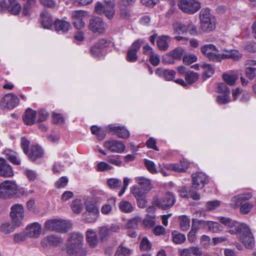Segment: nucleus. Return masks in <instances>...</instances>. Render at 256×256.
Listing matches in <instances>:
<instances>
[{
    "instance_id": "27",
    "label": "nucleus",
    "mask_w": 256,
    "mask_h": 256,
    "mask_svg": "<svg viewBox=\"0 0 256 256\" xmlns=\"http://www.w3.org/2000/svg\"><path fill=\"white\" fill-rule=\"evenodd\" d=\"M218 220L222 224L230 228H234V229H232L230 230L232 234L236 233V226L241 224V223H238L230 218L226 217L220 216L218 218Z\"/></svg>"
},
{
    "instance_id": "21",
    "label": "nucleus",
    "mask_w": 256,
    "mask_h": 256,
    "mask_svg": "<svg viewBox=\"0 0 256 256\" xmlns=\"http://www.w3.org/2000/svg\"><path fill=\"white\" fill-rule=\"evenodd\" d=\"M22 119L24 124L32 125L38 122L37 113L35 110L28 108L24 114Z\"/></svg>"
},
{
    "instance_id": "8",
    "label": "nucleus",
    "mask_w": 256,
    "mask_h": 256,
    "mask_svg": "<svg viewBox=\"0 0 256 256\" xmlns=\"http://www.w3.org/2000/svg\"><path fill=\"white\" fill-rule=\"evenodd\" d=\"M10 216L12 222L16 226H20L24 217V210L20 204H15L10 208Z\"/></svg>"
},
{
    "instance_id": "22",
    "label": "nucleus",
    "mask_w": 256,
    "mask_h": 256,
    "mask_svg": "<svg viewBox=\"0 0 256 256\" xmlns=\"http://www.w3.org/2000/svg\"><path fill=\"white\" fill-rule=\"evenodd\" d=\"M200 28L206 32H210L214 30L216 28V20L215 18L206 20H200Z\"/></svg>"
},
{
    "instance_id": "45",
    "label": "nucleus",
    "mask_w": 256,
    "mask_h": 256,
    "mask_svg": "<svg viewBox=\"0 0 256 256\" xmlns=\"http://www.w3.org/2000/svg\"><path fill=\"white\" fill-rule=\"evenodd\" d=\"M200 50L202 54L206 57L212 52L218 51V48L212 44H207L202 46Z\"/></svg>"
},
{
    "instance_id": "56",
    "label": "nucleus",
    "mask_w": 256,
    "mask_h": 256,
    "mask_svg": "<svg viewBox=\"0 0 256 256\" xmlns=\"http://www.w3.org/2000/svg\"><path fill=\"white\" fill-rule=\"evenodd\" d=\"M121 180L118 178H111L107 180V184L110 188H117L121 184Z\"/></svg>"
},
{
    "instance_id": "13",
    "label": "nucleus",
    "mask_w": 256,
    "mask_h": 256,
    "mask_svg": "<svg viewBox=\"0 0 256 256\" xmlns=\"http://www.w3.org/2000/svg\"><path fill=\"white\" fill-rule=\"evenodd\" d=\"M87 16V12L83 10H75L71 13V18L74 26L77 29H82L84 28L85 23L84 18Z\"/></svg>"
},
{
    "instance_id": "64",
    "label": "nucleus",
    "mask_w": 256,
    "mask_h": 256,
    "mask_svg": "<svg viewBox=\"0 0 256 256\" xmlns=\"http://www.w3.org/2000/svg\"><path fill=\"white\" fill-rule=\"evenodd\" d=\"M154 216H147L143 221L144 224L146 228H151L154 226L155 224V221L154 220Z\"/></svg>"
},
{
    "instance_id": "17",
    "label": "nucleus",
    "mask_w": 256,
    "mask_h": 256,
    "mask_svg": "<svg viewBox=\"0 0 256 256\" xmlns=\"http://www.w3.org/2000/svg\"><path fill=\"white\" fill-rule=\"evenodd\" d=\"M110 42L105 40H100L92 48L91 53L94 57L100 58L102 56L104 48L108 46Z\"/></svg>"
},
{
    "instance_id": "50",
    "label": "nucleus",
    "mask_w": 256,
    "mask_h": 256,
    "mask_svg": "<svg viewBox=\"0 0 256 256\" xmlns=\"http://www.w3.org/2000/svg\"><path fill=\"white\" fill-rule=\"evenodd\" d=\"M72 210L76 214L80 213L83 209V205L80 200L76 199L71 204Z\"/></svg>"
},
{
    "instance_id": "9",
    "label": "nucleus",
    "mask_w": 256,
    "mask_h": 256,
    "mask_svg": "<svg viewBox=\"0 0 256 256\" xmlns=\"http://www.w3.org/2000/svg\"><path fill=\"white\" fill-rule=\"evenodd\" d=\"M175 202V198L172 194L170 192H166L160 198L155 200V204L158 207L166 210L172 207Z\"/></svg>"
},
{
    "instance_id": "31",
    "label": "nucleus",
    "mask_w": 256,
    "mask_h": 256,
    "mask_svg": "<svg viewBox=\"0 0 256 256\" xmlns=\"http://www.w3.org/2000/svg\"><path fill=\"white\" fill-rule=\"evenodd\" d=\"M135 181L145 191L148 192L152 188L150 180L144 176H137L135 178Z\"/></svg>"
},
{
    "instance_id": "5",
    "label": "nucleus",
    "mask_w": 256,
    "mask_h": 256,
    "mask_svg": "<svg viewBox=\"0 0 256 256\" xmlns=\"http://www.w3.org/2000/svg\"><path fill=\"white\" fill-rule=\"evenodd\" d=\"M105 6H104L101 2H97L95 5L94 11L98 14H104L106 16L111 20L114 14V0H104Z\"/></svg>"
},
{
    "instance_id": "58",
    "label": "nucleus",
    "mask_w": 256,
    "mask_h": 256,
    "mask_svg": "<svg viewBox=\"0 0 256 256\" xmlns=\"http://www.w3.org/2000/svg\"><path fill=\"white\" fill-rule=\"evenodd\" d=\"M230 100V94H222L218 95L216 98V102L220 104H224L228 103Z\"/></svg>"
},
{
    "instance_id": "39",
    "label": "nucleus",
    "mask_w": 256,
    "mask_h": 256,
    "mask_svg": "<svg viewBox=\"0 0 256 256\" xmlns=\"http://www.w3.org/2000/svg\"><path fill=\"white\" fill-rule=\"evenodd\" d=\"M86 212L100 214V211L96 204L91 201H87L85 202Z\"/></svg>"
},
{
    "instance_id": "61",
    "label": "nucleus",
    "mask_w": 256,
    "mask_h": 256,
    "mask_svg": "<svg viewBox=\"0 0 256 256\" xmlns=\"http://www.w3.org/2000/svg\"><path fill=\"white\" fill-rule=\"evenodd\" d=\"M27 237L28 236L25 231L24 232L16 233L14 234V241L16 243H19L25 240Z\"/></svg>"
},
{
    "instance_id": "48",
    "label": "nucleus",
    "mask_w": 256,
    "mask_h": 256,
    "mask_svg": "<svg viewBox=\"0 0 256 256\" xmlns=\"http://www.w3.org/2000/svg\"><path fill=\"white\" fill-rule=\"evenodd\" d=\"M214 18L215 17L211 14L210 10L208 8H202L200 12V20H206Z\"/></svg>"
},
{
    "instance_id": "2",
    "label": "nucleus",
    "mask_w": 256,
    "mask_h": 256,
    "mask_svg": "<svg viewBox=\"0 0 256 256\" xmlns=\"http://www.w3.org/2000/svg\"><path fill=\"white\" fill-rule=\"evenodd\" d=\"M240 234V240L248 249H252L255 246L254 236L249 226L244 223L236 226V232Z\"/></svg>"
},
{
    "instance_id": "38",
    "label": "nucleus",
    "mask_w": 256,
    "mask_h": 256,
    "mask_svg": "<svg viewBox=\"0 0 256 256\" xmlns=\"http://www.w3.org/2000/svg\"><path fill=\"white\" fill-rule=\"evenodd\" d=\"M206 228L212 232H219L222 230L218 223L210 220H206Z\"/></svg>"
},
{
    "instance_id": "53",
    "label": "nucleus",
    "mask_w": 256,
    "mask_h": 256,
    "mask_svg": "<svg viewBox=\"0 0 256 256\" xmlns=\"http://www.w3.org/2000/svg\"><path fill=\"white\" fill-rule=\"evenodd\" d=\"M16 226L12 224L10 222L4 223L0 226V230L2 232L6 234L10 233L14 231L15 227Z\"/></svg>"
},
{
    "instance_id": "57",
    "label": "nucleus",
    "mask_w": 256,
    "mask_h": 256,
    "mask_svg": "<svg viewBox=\"0 0 256 256\" xmlns=\"http://www.w3.org/2000/svg\"><path fill=\"white\" fill-rule=\"evenodd\" d=\"M152 244L146 237H144L141 241L140 249L143 251H147L151 248Z\"/></svg>"
},
{
    "instance_id": "19",
    "label": "nucleus",
    "mask_w": 256,
    "mask_h": 256,
    "mask_svg": "<svg viewBox=\"0 0 256 256\" xmlns=\"http://www.w3.org/2000/svg\"><path fill=\"white\" fill-rule=\"evenodd\" d=\"M106 130L108 132L116 135L120 138H127L130 136L129 132L124 127L109 125Z\"/></svg>"
},
{
    "instance_id": "47",
    "label": "nucleus",
    "mask_w": 256,
    "mask_h": 256,
    "mask_svg": "<svg viewBox=\"0 0 256 256\" xmlns=\"http://www.w3.org/2000/svg\"><path fill=\"white\" fill-rule=\"evenodd\" d=\"M98 216L99 214L88 213V212H85L82 214L83 220L84 222L88 223L95 222L97 220Z\"/></svg>"
},
{
    "instance_id": "52",
    "label": "nucleus",
    "mask_w": 256,
    "mask_h": 256,
    "mask_svg": "<svg viewBox=\"0 0 256 256\" xmlns=\"http://www.w3.org/2000/svg\"><path fill=\"white\" fill-rule=\"evenodd\" d=\"M199 76L194 72H187L186 74L185 79L188 84H192L196 82Z\"/></svg>"
},
{
    "instance_id": "12",
    "label": "nucleus",
    "mask_w": 256,
    "mask_h": 256,
    "mask_svg": "<svg viewBox=\"0 0 256 256\" xmlns=\"http://www.w3.org/2000/svg\"><path fill=\"white\" fill-rule=\"evenodd\" d=\"M88 27L92 32L99 34L104 33L108 28L106 24L98 17L90 20Z\"/></svg>"
},
{
    "instance_id": "34",
    "label": "nucleus",
    "mask_w": 256,
    "mask_h": 256,
    "mask_svg": "<svg viewBox=\"0 0 256 256\" xmlns=\"http://www.w3.org/2000/svg\"><path fill=\"white\" fill-rule=\"evenodd\" d=\"M4 154L6 158L13 164L16 165L20 164V160L15 152L8 150H5Z\"/></svg>"
},
{
    "instance_id": "23",
    "label": "nucleus",
    "mask_w": 256,
    "mask_h": 256,
    "mask_svg": "<svg viewBox=\"0 0 256 256\" xmlns=\"http://www.w3.org/2000/svg\"><path fill=\"white\" fill-rule=\"evenodd\" d=\"M61 238L54 234H51L44 237L41 242L42 246H56L61 242Z\"/></svg>"
},
{
    "instance_id": "1",
    "label": "nucleus",
    "mask_w": 256,
    "mask_h": 256,
    "mask_svg": "<svg viewBox=\"0 0 256 256\" xmlns=\"http://www.w3.org/2000/svg\"><path fill=\"white\" fill-rule=\"evenodd\" d=\"M18 192L22 194H25L23 188H18L16 182L5 180L0 184V198L4 199L10 198Z\"/></svg>"
},
{
    "instance_id": "20",
    "label": "nucleus",
    "mask_w": 256,
    "mask_h": 256,
    "mask_svg": "<svg viewBox=\"0 0 256 256\" xmlns=\"http://www.w3.org/2000/svg\"><path fill=\"white\" fill-rule=\"evenodd\" d=\"M252 196V194L250 192L240 194L232 198L230 204L232 207L236 208L240 206L244 202L250 199Z\"/></svg>"
},
{
    "instance_id": "33",
    "label": "nucleus",
    "mask_w": 256,
    "mask_h": 256,
    "mask_svg": "<svg viewBox=\"0 0 256 256\" xmlns=\"http://www.w3.org/2000/svg\"><path fill=\"white\" fill-rule=\"evenodd\" d=\"M42 24L44 28L50 29L52 28L53 21L50 16L47 12H42L41 15Z\"/></svg>"
},
{
    "instance_id": "30",
    "label": "nucleus",
    "mask_w": 256,
    "mask_h": 256,
    "mask_svg": "<svg viewBox=\"0 0 256 256\" xmlns=\"http://www.w3.org/2000/svg\"><path fill=\"white\" fill-rule=\"evenodd\" d=\"M188 162L187 161L183 160L176 164H172L168 165L166 168L174 171L182 172L187 169L188 166Z\"/></svg>"
},
{
    "instance_id": "44",
    "label": "nucleus",
    "mask_w": 256,
    "mask_h": 256,
    "mask_svg": "<svg viewBox=\"0 0 256 256\" xmlns=\"http://www.w3.org/2000/svg\"><path fill=\"white\" fill-rule=\"evenodd\" d=\"M172 240L174 244H181L185 242L186 238L184 234L174 231L172 232Z\"/></svg>"
},
{
    "instance_id": "59",
    "label": "nucleus",
    "mask_w": 256,
    "mask_h": 256,
    "mask_svg": "<svg viewBox=\"0 0 256 256\" xmlns=\"http://www.w3.org/2000/svg\"><path fill=\"white\" fill-rule=\"evenodd\" d=\"M221 202L218 200L208 201L206 202V206L208 210H212L220 206Z\"/></svg>"
},
{
    "instance_id": "28",
    "label": "nucleus",
    "mask_w": 256,
    "mask_h": 256,
    "mask_svg": "<svg viewBox=\"0 0 256 256\" xmlns=\"http://www.w3.org/2000/svg\"><path fill=\"white\" fill-rule=\"evenodd\" d=\"M56 30L60 33L67 32L70 28V24L65 20H56L54 23Z\"/></svg>"
},
{
    "instance_id": "35",
    "label": "nucleus",
    "mask_w": 256,
    "mask_h": 256,
    "mask_svg": "<svg viewBox=\"0 0 256 256\" xmlns=\"http://www.w3.org/2000/svg\"><path fill=\"white\" fill-rule=\"evenodd\" d=\"M120 210L123 212L130 213L134 210V206L128 201L122 200L118 205Z\"/></svg>"
},
{
    "instance_id": "51",
    "label": "nucleus",
    "mask_w": 256,
    "mask_h": 256,
    "mask_svg": "<svg viewBox=\"0 0 256 256\" xmlns=\"http://www.w3.org/2000/svg\"><path fill=\"white\" fill-rule=\"evenodd\" d=\"M144 164L148 170L151 174H155L158 172L156 168V166L152 161L147 159H144Z\"/></svg>"
},
{
    "instance_id": "14",
    "label": "nucleus",
    "mask_w": 256,
    "mask_h": 256,
    "mask_svg": "<svg viewBox=\"0 0 256 256\" xmlns=\"http://www.w3.org/2000/svg\"><path fill=\"white\" fill-rule=\"evenodd\" d=\"M208 176L203 172H198L192 175V186L196 189H202L208 182Z\"/></svg>"
},
{
    "instance_id": "15",
    "label": "nucleus",
    "mask_w": 256,
    "mask_h": 256,
    "mask_svg": "<svg viewBox=\"0 0 256 256\" xmlns=\"http://www.w3.org/2000/svg\"><path fill=\"white\" fill-rule=\"evenodd\" d=\"M144 42L142 40H138L133 42L127 53L126 60L128 62H135L138 59L137 52L140 50Z\"/></svg>"
},
{
    "instance_id": "3",
    "label": "nucleus",
    "mask_w": 256,
    "mask_h": 256,
    "mask_svg": "<svg viewBox=\"0 0 256 256\" xmlns=\"http://www.w3.org/2000/svg\"><path fill=\"white\" fill-rule=\"evenodd\" d=\"M84 236L80 232H73L69 236L66 242L67 252L69 254H74L81 249Z\"/></svg>"
},
{
    "instance_id": "4",
    "label": "nucleus",
    "mask_w": 256,
    "mask_h": 256,
    "mask_svg": "<svg viewBox=\"0 0 256 256\" xmlns=\"http://www.w3.org/2000/svg\"><path fill=\"white\" fill-rule=\"evenodd\" d=\"M71 227L72 224L69 220L62 219L49 220L44 224L46 230L59 232H66Z\"/></svg>"
},
{
    "instance_id": "60",
    "label": "nucleus",
    "mask_w": 256,
    "mask_h": 256,
    "mask_svg": "<svg viewBox=\"0 0 256 256\" xmlns=\"http://www.w3.org/2000/svg\"><path fill=\"white\" fill-rule=\"evenodd\" d=\"M113 167L106 162H101L98 164L96 169L98 172H104L112 170Z\"/></svg>"
},
{
    "instance_id": "46",
    "label": "nucleus",
    "mask_w": 256,
    "mask_h": 256,
    "mask_svg": "<svg viewBox=\"0 0 256 256\" xmlns=\"http://www.w3.org/2000/svg\"><path fill=\"white\" fill-rule=\"evenodd\" d=\"M186 26L180 22H176L173 24L174 34H179L186 32Z\"/></svg>"
},
{
    "instance_id": "6",
    "label": "nucleus",
    "mask_w": 256,
    "mask_h": 256,
    "mask_svg": "<svg viewBox=\"0 0 256 256\" xmlns=\"http://www.w3.org/2000/svg\"><path fill=\"white\" fill-rule=\"evenodd\" d=\"M178 6L182 12L190 14L196 13L201 8L200 2L197 0H179Z\"/></svg>"
},
{
    "instance_id": "42",
    "label": "nucleus",
    "mask_w": 256,
    "mask_h": 256,
    "mask_svg": "<svg viewBox=\"0 0 256 256\" xmlns=\"http://www.w3.org/2000/svg\"><path fill=\"white\" fill-rule=\"evenodd\" d=\"M131 192L137 200L145 198L146 194L148 192L145 191L144 189L142 190V188H140L136 186H134L131 188Z\"/></svg>"
},
{
    "instance_id": "49",
    "label": "nucleus",
    "mask_w": 256,
    "mask_h": 256,
    "mask_svg": "<svg viewBox=\"0 0 256 256\" xmlns=\"http://www.w3.org/2000/svg\"><path fill=\"white\" fill-rule=\"evenodd\" d=\"M206 58L210 61L214 62H220L223 60V52L218 53V51H214L210 52Z\"/></svg>"
},
{
    "instance_id": "29",
    "label": "nucleus",
    "mask_w": 256,
    "mask_h": 256,
    "mask_svg": "<svg viewBox=\"0 0 256 256\" xmlns=\"http://www.w3.org/2000/svg\"><path fill=\"white\" fill-rule=\"evenodd\" d=\"M242 58V54L238 50H223V60L232 58L234 60H239Z\"/></svg>"
},
{
    "instance_id": "40",
    "label": "nucleus",
    "mask_w": 256,
    "mask_h": 256,
    "mask_svg": "<svg viewBox=\"0 0 256 256\" xmlns=\"http://www.w3.org/2000/svg\"><path fill=\"white\" fill-rule=\"evenodd\" d=\"M179 220L180 229L183 231L188 230L190 227V218L184 215L180 216Z\"/></svg>"
},
{
    "instance_id": "62",
    "label": "nucleus",
    "mask_w": 256,
    "mask_h": 256,
    "mask_svg": "<svg viewBox=\"0 0 256 256\" xmlns=\"http://www.w3.org/2000/svg\"><path fill=\"white\" fill-rule=\"evenodd\" d=\"M68 180L66 177L62 176L55 182V186L58 188H64L68 184Z\"/></svg>"
},
{
    "instance_id": "37",
    "label": "nucleus",
    "mask_w": 256,
    "mask_h": 256,
    "mask_svg": "<svg viewBox=\"0 0 256 256\" xmlns=\"http://www.w3.org/2000/svg\"><path fill=\"white\" fill-rule=\"evenodd\" d=\"M132 252V250L124 246L123 244H121L118 247L114 256H130Z\"/></svg>"
},
{
    "instance_id": "25",
    "label": "nucleus",
    "mask_w": 256,
    "mask_h": 256,
    "mask_svg": "<svg viewBox=\"0 0 256 256\" xmlns=\"http://www.w3.org/2000/svg\"><path fill=\"white\" fill-rule=\"evenodd\" d=\"M86 240L91 248L96 247L98 244V240L96 232L92 229H88L86 233Z\"/></svg>"
},
{
    "instance_id": "26",
    "label": "nucleus",
    "mask_w": 256,
    "mask_h": 256,
    "mask_svg": "<svg viewBox=\"0 0 256 256\" xmlns=\"http://www.w3.org/2000/svg\"><path fill=\"white\" fill-rule=\"evenodd\" d=\"M171 37L169 36L163 35L158 36L156 40L157 46L160 50L166 51L169 46V42Z\"/></svg>"
},
{
    "instance_id": "36",
    "label": "nucleus",
    "mask_w": 256,
    "mask_h": 256,
    "mask_svg": "<svg viewBox=\"0 0 256 256\" xmlns=\"http://www.w3.org/2000/svg\"><path fill=\"white\" fill-rule=\"evenodd\" d=\"M0 176L4 177H10L14 176V172L10 165L7 164L5 160L2 167L0 170Z\"/></svg>"
},
{
    "instance_id": "41",
    "label": "nucleus",
    "mask_w": 256,
    "mask_h": 256,
    "mask_svg": "<svg viewBox=\"0 0 256 256\" xmlns=\"http://www.w3.org/2000/svg\"><path fill=\"white\" fill-rule=\"evenodd\" d=\"M238 77L236 74L231 72H226L222 74L224 80L228 85L233 86L234 84Z\"/></svg>"
},
{
    "instance_id": "18",
    "label": "nucleus",
    "mask_w": 256,
    "mask_h": 256,
    "mask_svg": "<svg viewBox=\"0 0 256 256\" xmlns=\"http://www.w3.org/2000/svg\"><path fill=\"white\" fill-rule=\"evenodd\" d=\"M104 146L111 152L122 153L125 150V146L120 141L110 140L105 142Z\"/></svg>"
},
{
    "instance_id": "43",
    "label": "nucleus",
    "mask_w": 256,
    "mask_h": 256,
    "mask_svg": "<svg viewBox=\"0 0 256 256\" xmlns=\"http://www.w3.org/2000/svg\"><path fill=\"white\" fill-rule=\"evenodd\" d=\"M206 220L192 218L191 229L196 232L200 228L206 229Z\"/></svg>"
},
{
    "instance_id": "11",
    "label": "nucleus",
    "mask_w": 256,
    "mask_h": 256,
    "mask_svg": "<svg viewBox=\"0 0 256 256\" xmlns=\"http://www.w3.org/2000/svg\"><path fill=\"white\" fill-rule=\"evenodd\" d=\"M0 7L2 10H8L15 15L18 14L21 10V6L16 0H0Z\"/></svg>"
},
{
    "instance_id": "55",
    "label": "nucleus",
    "mask_w": 256,
    "mask_h": 256,
    "mask_svg": "<svg viewBox=\"0 0 256 256\" xmlns=\"http://www.w3.org/2000/svg\"><path fill=\"white\" fill-rule=\"evenodd\" d=\"M184 50L182 48H177L170 52L169 56L174 59H180L184 54Z\"/></svg>"
},
{
    "instance_id": "16",
    "label": "nucleus",
    "mask_w": 256,
    "mask_h": 256,
    "mask_svg": "<svg viewBox=\"0 0 256 256\" xmlns=\"http://www.w3.org/2000/svg\"><path fill=\"white\" fill-rule=\"evenodd\" d=\"M42 226L38 222L28 224L25 228L28 237L32 238H38L42 233Z\"/></svg>"
},
{
    "instance_id": "10",
    "label": "nucleus",
    "mask_w": 256,
    "mask_h": 256,
    "mask_svg": "<svg viewBox=\"0 0 256 256\" xmlns=\"http://www.w3.org/2000/svg\"><path fill=\"white\" fill-rule=\"evenodd\" d=\"M19 104L18 96L12 94H6L0 100V106L2 108L12 110L16 108Z\"/></svg>"
},
{
    "instance_id": "24",
    "label": "nucleus",
    "mask_w": 256,
    "mask_h": 256,
    "mask_svg": "<svg viewBox=\"0 0 256 256\" xmlns=\"http://www.w3.org/2000/svg\"><path fill=\"white\" fill-rule=\"evenodd\" d=\"M44 152L42 148L38 145L32 146L28 152V156L32 161H36L43 156Z\"/></svg>"
},
{
    "instance_id": "7",
    "label": "nucleus",
    "mask_w": 256,
    "mask_h": 256,
    "mask_svg": "<svg viewBox=\"0 0 256 256\" xmlns=\"http://www.w3.org/2000/svg\"><path fill=\"white\" fill-rule=\"evenodd\" d=\"M121 229L119 224H112L110 225H104L98 228V234L100 240L102 242L107 240L109 237L114 233L118 232Z\"/></svg>"
},
{
    "instance_id": "32",
    "label": "nucleus",
    "mask_w": 256,
    "mask_h": 256,
    "mask_svg": "<svg viewBox=\"0 0 256 256\" xmlns=\"http://www.w3.org/2000/svg\"><path fill=\"white\" fill-rule=\"evenodd\" d=\"M202 70V78L206 80L212 76L214 74V68L212 66L208 64H204L200 66Z\"/></svg>"
},
{
    "instance_id": "63",
    "label": "nucleus",
    "mask_w": 256,
    "mask_h": 256,
    "mask_svg": "<svg viewBox=\"0 0 256 256\" xmlns=\"http://www.w3.org/2000/svg\"><path fill=\"white\" fill-rule=\"evenodd\" d=\"M253 207V204L250 202H247L243 204L240 208V211L243 214H248L252 208Z\"/></svg>"
},
{
    "instance_id": "54",
    "label": "nucleus",
    "mask_w": 256,
    "mask_h": 256,
    "mask_svg": "<svg viewBox=\"0 0 256 256\" xmlns=\"http://www.w3.org/2000/svg\"><path fill=\"white\" fill-rule=\"evenodd\" d=\"M142 219L139 216H136L130 220L126 223V227L127 228H135L137 227L138 224L141 222Z\"/></svg>"
}]
</instances>
